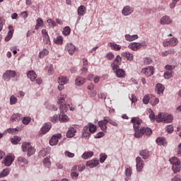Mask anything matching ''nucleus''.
<instances>
[{
  "mask_svg": "<svg viewBox=\"0 0 181 181\" xmlns=\"http://www.w3.org/2000/svg\"><path fill=\"white\" fill-rule=\"evenodd\" d=\"M107 123L110 124L113 127H118V123H116L114 120L111 119L110 117H106Z\"/></svg>",
  "mask_w": 181,
  "mask_h": 181,
  "instance_id": "obj_51",
  "label": "nucleus"
},
{
  "mask_svg": "<svg viewBox=\"0 0 181 181\" xmlns=\"http://www.w3.org/2000/svg\"><path fill=\"white\" fill-rule=\"evenodd\" d=\"M165 119V114L160 113L158 115V116L156 117V121L157 122H163Z\"/></svg>",
  "mask_w": 181,
  "mask_h": 181,
  "instance_id": "obj_38",
  "label": "nucleus"
},
{
  "mask_svg": "<svg viewBox=\"0 0 181 181\" xmlns=\"http://www.w3.org/2000/svg\"><path fill=\"white\" fill-rule=\"evenodd\" d=\"M107 124H108V121L107 120V117H105L103 120H100L98 122V125H99L100 129H102L104 132H105L107 131Z\"/></svg>",
  "mask_w": 181,
  "mask_h": 181,
  "instance_id": "obj_13",
  "label": "nucleus"
},
{
  "mask_svg": "<svg viewBox=\"0 0 181 181\" xmlns=\"http://www.w3.org/2000/svg\"><path fill=\"white\" fill-rule=\"evenodd\" d=\"M170 163H171L173 166L175 165H180V160H179V158L177 157H173L170 158Z\"/></svg>",
  "mask_w": 181,
  "mask_h": 181,
  "instance_id": "obj_36",
  "label": "nucleus"
},
{
  "mask_svg": "<svg viewBox=\"0 0 181 181\" xmlns=\"http://www.w3.org/2000/svg\"><path fill=\"white\" fill-rule=\"evenodd\" d=\"M141 73L144 74V76H146V77H151V76H153V66H148L146 68L142 69Z\"/></svg>",
  "mask_w": 181,
  "mask_h": 181,
  "instance_id": "obj_7",
  "label": "nucleus"
},
{
  "mask_svg": "<svg viewBox=\"0 0 181 181\" xmlns=\"http://www.w3.org/2000/svg\"><path fill=\"white\" fill-rule=\"evenodd\" d=\"M106 57L108 60H112L114 59V54L112 52H108L106 54Z\"/></svg>",
  "mask_w": 181,
  "mask_h": 181,
  "instance_id": "obj_61",
  "label": "nucleus"
},
{
  "mask_svg": "<svg viewBox=\"0 0 181 181\" xmlns=\"http://www.w3.org/2000/svg\"><path fill=\"white\" fill-rule=\"evenodd\" d=\"M65 52H67L69 54L73 56V54H74L76 52V45L70 42L66 43L65 45Z\"/></svg>",
  "mask_w": 181,
  "mask_h": 181,
  "instance_id": "obj_6",
  "label": "nucleus"
},
{
  "mask_svg": "<svg viewBox=\"0 0 181 181\" xmlns=\"http://www.w3.org/2000/svg\"><path fill=\"white\" fill-rule=\"evenodd\" d=\"M76 132H77V130L74 127H70L66 133V138H73L76 135Z\"/></svg>",
  "mask_w": 181,
  "mask_h": 181,
  "instance_id": "obj_20",
  "label": "nucleus"
},
{
  "mask_svg": "<svg viewBox=\"0 0 181 181\" xmlns=\"http://www.w3.org/2000/svg\"><path fill=\"white\" fill-rule=\"evenodd\" d=\"M129 99L131 100L132 103H136V101H138L136 96L134 94H132L131 97H129Z\"/></svg>",
  "mask_w": 181,
  "mask_h": 181,
  "instance_id": "obj_62",
  "label": "nucleus"
},
{
  "mask_svg": "<svg viewBox=\"0 0 181 181\" xmlns=\"http://www.w3.org/2000/svg\"><path fill=\"white\" fill-rule=\"evenodd\" d=\"M47 23H48L49 26H51L52 28H54L56 26V22L53 21L52 19H48L47 21Z\"/></svg>",
  "mask_w": 181,
  "mask_h": 181,
  "instance_id": "obj_54",
  "label": "nucleus"
},
{
  "mask_svg": "<svg viewBox=\"0 0 181 181\" xmlns=\"http://www.w3.org/2000/svg\"><path fill=\"white\" fill-rule=\"evenodd\" d=\"M176 69L175 66H172L167 64L165 66V70L166 71L164 73V78L166 80H169V78H172L173 77V70Z\"/></svg>",
  "mask_w": 181,
  "mask_h": 181,
  "instance_id": "obj_3",
  "label": "nucleus"
},
{
  "mask_svg": "<svg viewBox=\"0 0 181 181\" xmlns=\"http://www.w3.org/2000/svg\"><path fill=\"white\" fill-rule=\"evenodd\" d=\"M11 170H9V168L4 169L2 172L0 173V177H5V176H8Z\"/></svg>",
  "mask_w": 181,
  "mask_h": 181,
  "instance_id": "obj_40",
  "label": "nucleus"
},
{
  "mask_svg": "<svg viewBox=\"0 0 181 181\" xmlns=\"http://www.w3.org/2000/svg\"><path fill=\"white\" fill-rule=\"evenodd\" d=\"M105 159H107V155H105V154H100V163H104V162H105Z\"/></svg>",
  "mask_w": 181,
  "mask_h": 181,
  "instance_id": "obj_57",
  "label": "nucleus"
},
{
  "mask_svg": "<svg viewBox=\"0 0 181 181\" xmlns=\"http://www.w3.org/2000/svg\"><path fill=\"white\" fill-rule=\"evenodd\" d=\"M166 131L168 132V134H172L173 132V126L168 125L166 127Z\"/></svg>",
  "mask_w": 181,
  "mask_h": 181,
  "instance_id": "obj_60",
  "label": "nucleus"
},
{
  "mask_svg": "<svg viewBox=\"0 0 181 181\" xmlns=\"http://www.w3.org/2000/svg\"><path fill=\"white\" fill-rule=\"evenodd\" d=\"M140 138L142 136V135H146L147 136H151L152 135V129L148 127H141L140 129Z\"/></svg>",
  "mask_w": 181,
  "mask_h": 181,
  "instance_id": "obj_10",
  "label": "nucleus"
},
{
  "mask_svg": "<svg viewBox=\"0 0 181 181\" xmlns=\"http://www.w3.org/2000/svg\"><path fill=\"white\" fill-rule=\"evenodd\" d=\"M134 13V7H131V6H126L123 8L122 11V15L124 16H128L131 15V13Z\"/></svg>",
  "mask_w": 181,
  "mask_h": 181,
  "instance_id": "obj_11",
  "label": "nucleus"
},
{
  "mask_svg": "<svg viewBox=\"0 0 181 181\" xmlns=\"http://www.w3.org/2000/svg\"><path fill=\"white\" fill-rule=\"evenodd\" d=\"M96 131H97V126L94 124L89 125V132H90V134H94V132H95Z\"/></svg>",
  "mask_w": 181,
  "mask_h": 181,
  "instance_id": "obj_48",
  "label": "nucleus"
},
{
  "mask_svg": "<svg viewBox=\"0 0 181 181\" xmlns=\"http://www.w3.org/2000/svg\"><path fill=\"white\" fill-rule=\"evenodd\" d=\"M132 124H133L134 129L135 131L134 136L135 138H141V134H139L141 129V124H142V119L139 117H132L131 120Z\"/></svg>",
  "mask_w": 181,
  "mask_h": 181,
  "instance_id": "obj_1",
  "label": "nucleus"
},
{
  "mask_svg": "<svg viewBox=\"0 0 181 181\" xmlns=\"http://www.w3.org/2000/svg\"><path fill=\"white\" fill-rule=\"evenodd\" d=\"M49 54V49H43L41 52L39 53V57L40 59H43L45 56H47Z\"/></svg>",
  "mask_w": 181,
  "mask_h": 181,
  "instance_id": "obj_39",
  "label": "nucleus"
},
{
  "mask_svg": "<svg viewBox=\"0 0 181 181\" xmlns=\"http://www.w3.org/2000/svg\"><path fill=\"white\" fill-rule=\"evenodd\" d=\"M43 19H42L41 18H38L36 21V25L35 27V30H39V28H41V26H43Z\"/></svg>",
  "mask_w": 181,
  "mask_h": 181,
  "instance_id": "obj_26",
  "label": "nucleus"
},
{
  "mask_svg": "<svg viewBox=\"0 0 181 181\" xmlns=\"http://www.w3.org/2000/svg\"><path fill=\"white\" fill-rule=\"evenodd\" d=\"M149 100H151V97H149L148 95H146L143 98V103L144 104H148Z\"/></svg>",
  "mask_w": 181,
  "mask_h": 181,
  "instance_id": "obj_56",
  "label": "nucleus"
},
{
  "mask_svg": "<svg viewBox=\"0 0 181 181\" xmlns=\"http://www.w3.org/2000/svg\"><path fill=\"white\" fill-rule=\"evenodd\" d=\"M122 57H124L127 59V60H129V62H132L134 60V54L128 52H124L122 53Z\"/></svg>",
  "mask_w": 181,
  "mask_h": 181,
  "instance_id": "obj_21",
  "label": "nucleus"
},
{
  "mask_svg": "<svg viewBox=\"0 0 181 181\" xmlns=\"http://www.w3.org/2000/svg\"><path fill=\"white\" fill-rule=\"evenodd\" d=\"M59 121L62 122H67L69 121V117L64 114V112H60L59 116Z\"/></svg>",
  "mask_w": 181,
  "mask_h": 181,
  "instance_id": "obj_29",
  "label": "nucleus"
},
{
  "mask_svg": "<svg viewBox=\"0 0 181 181\" xmlns=\"http://www.w3.org/2000/svg\"><path fill=\"white\" fill-rule=\"evenodd\" d=\"M16 77V71L12 70H7L3 74V78L5 81H10L11 78Z\"/></svg>",
  "mask_w": 181,
  "mask_h": 181,
  "instance_id": "obj_5",
  "label": "nucleus"
},
{
  "mask_svg": "<svg viewBox=\"0 0 181 181\" xmlns=\"http://www.w3.org/2000/svg\"><path fill=\"white\" fill-rule=\"evenodd\" d=\"M173 53H175V49H168L164 52L162 53V54L165 57L168 56V54H173Z\"/></svg>",
  "mask_w": 181,
  "mask_h": 181,
  "instance_id": "obj_53",
  "label": "nucleus"
},
{
  "mask_svg": "<svg viewBox=\"0 0 181 181\" xmlns=\"http://www.w3.org/2000/svg\"><path fill=\"white\" fill-rule=\"evenodd\" d=\"M157 104H159V98H156V96H153L151 98V105H157Z\"/></svg>",
  "mask_w": 181,
  "mask_h": 181,
  "instance_id": "obj_46",
  "label": "nucleus"
},
{
  "mask_svg": "<svg viewBox=\"0 0 181 181\" xmlns=\"http://www.w3.org/2000/svg\"><path fill=\"white\" fill-rule=\"evenodd\" d=\"M71 32V30L70 29V27L66 26L64 28L63 35L64 36H69V35H70Z\"/></svg>",
  "mask_w": 181,
  "mask_h": 181,
  "instance_id": "obj_43",
  "label": "nucleus"
},
{
  "mask_svg": "<svg viewBox=\"0 0 181 181\" xmlns=\"http://www.w3.org/2000/svg\"><path fill=\"white\" fill-rule=\"evenodd\" d=\"M23 152H27V156L30 158L33 155H35L36 148L29 142H23L21 145Z\"/></svg>",
  "mask_w": 181,
  "mask_h": 181,
  "instance_id": "obj_2",
  "label": "nucleus"
},
{
  "mask_svg": "<svg viewBox=\"0 0 181 181\" xmlns=\"http://www.w3.org/2000/svg\"><path fill=\"white\" fill-rule=\"evenodd\" d=\"M86 78H82V77H77L76 78V81H75V84L76 86H83L84 84V83H86Z\"/></svg>",
  "mask_w": 181,
  "mask_h": 181,
  "instance_id": "obj_25",
  "label": "nucleus"
},
{
  "mask_svg": "<svg viewBox=\"0 0 181 181\" xmlns=\"http://www.w3.org/2000/svg\"><path fill=\"white\" fill-rule=\"evenodd\" d=\"M156 89L158 91V94H163V91H165V86H163V85H162L161 83H157Z\"/></svg>",
  "mask_w": 181,
  "mask_h": 181,
  "instance_id": "obj_31",
  "label": "nucleus"
},
{
  "mask_svg": "<svg viewBox=\"0 0 181 181\" xmlns=\"http://www.w3.org/2000/svg\"><path fill=\"white\" fill-rule=\"evenodd\" d=\"M160 23V25H170L172 23V20L170 16H165L161 18Z\"/></svg>",
  "mask_w": 181,
  "mask_h": 181,
  "instance_id": "obj_18",
  "label": "nucleus"
},
{
  "mask_svg": "<svg viewBox=\"0 0 181 181\" xmlns=\"http://www.w3.org/2000/svg\"><path fill=\"white\" fill-rule=\"evenodd\" d=\"M17 162H18V163H23V165H28L29 163V160H28L26 158L22 156L17 158Z\"/></svg>",
  "mask_w": 181,
  "mask_h": 181,
  "instance_id": "obj_33",
  "label": "nucleus"
},
{
  "mask_svg": "<svg viewBox=\"0 0 181 181\" xmlns=\"http://www.w3.org/2000/svg\"><path fill=\"white\" fill-rule=\"evenodd\" d=\"M173 121V116L172 115H164V122L166 124H170Z\"/></svg>",
  "mask_w": 181,
  "mask_h": 181,
  "instance_id": "obj_30",
  "label": "nucleus"
},
{
  "mask_svg": "<svg viewBox=\"0 0 181 181\" xmlns=\"http://www.w3.org/2000/svg\"><path fill=\"white\" fill-rule=\"evenodd\" d=\"M11 142L14 145H17V144H19V142H21V137L18 136H14L13 139H11Z\"/></svg>",
  "mask_w": 181,
  "mask_h": 181,
  "instance_id": "obj_45",
  "label": "nucleus"
},
{
  "mask_svg": "<svg viewBox=\"0 0 181 181\" xmlns=\"http://www.w3.org/2000/svg\"><path fill=\"white\" fill-rule=\"evenodd\" d=\"M178 43L177 38H171L169 41H165L163 42V46H176Z\"/></svg>",
  "mask_w": 181,
  "mask_h": 181,
  "instance_id": "obj_14",
  "label": "nucleus"
},
{
  "mask_svg": "<svg viewBox=\"0 0 181 181\" xmlns=\"http://www.w3.org/2000/svg\"><path fill=\"white\" fill-rule=\"evenodd\" d=\"M94 155L93 151H86L84 152L81 156L82 159H88V158H91Z\"/></svg>",
  "mask_w": 181,
  "mask_h": 181,
  "instance_id": "obj_32",
  "label": "nucleus"
},
{
  "mask_svg": "<svg viewBox=\"0 0 181 181\" xmlns=\"http://www.w3.org/2000/svg\"><path fill=\"white\" fill-rule=\"evenodd\" d=\"M64 155H65V156H66L67 158H74V156H75L74 153H71V152H70V151H66L64 152Z\"/></svg>",
  "mask_w": 181,
  "mask_h": 181,
  "instance_id": "obj_55",
  "label": "nucleus"
},
{
  "mask_svg": "<svg viewBox=\"0 0 181 181\" xmlns=\"http://www.w3.org/2000/svg\"><path fill=\"white\" fill-rule=\"evenodd\" d=\"M54 42L56 45H63V37L58 36L57 38L54 40Z\"/></svg>",
  "mask_w": 181,
  "mask_h": 181,
  "instance_id": "obj_42",
  "label": "nucleus"
},
{
  "mask_svg": "<svg viewBox=\"0 0 181 181\" xmlns=\"http://www.w3.org/2000/svg\"><path fill=\"white\" fill-rule=\"evenodd\" d=\"M125 175L127 177H131V175H132V170H131V168L126 169Z\"/></svg>",
  "mask_w": 181,
  "mask_h": 181,
  "instance_id": "obj_58",
  "label": "nucleus"
},
{
  "mask_svg": "<svg viewBox=\"0 0 181 181\" xmlns=\"http://www.w3.org/2000/svg\"><path fill=\"white\" fill-rule=\"evenodd\" d=\"M86 6H80L78 8V15L79 16H84V13H86Z\"/></svg>",
  "mask_w": 181,
  "mask_h": 181,
  "instance_id": "obj_28",
  "label": "nucleus"
},
{
  "mask_svg": "<svg viewBox=\"0 0 181 181\" xmlns=\"http://www.w3.org/2000/svg\"><path fill=\"white\" fill-rule=\"evenodd\" d=\"M140 156H142L143 159H148L149 158V151L148 150H142L140 151Z\"/></svg>",
  "mask_w": 181,
  "mask_h": 181,
  "instance_id": "obj_37",
  "label": "nucleus"
},
{
  "mask_svg": "<svg viewBox=\"0 0 181 181\" xmlns=\"http://www.w3.org/2000/svg\"><path fill=\"white\" fill-rule=\"evenodd\" d=\"M60 138H62L61 134L54 135L49 140V145H51V146H54V145H57V144H59V139H60Z\"/></svg>",
  "mask_w": 181,
  "mask_h": 181,
  "instance_id": "obj_9",
  "label": "nucleus"
},
{
  "mask_svg": "<svg viewBox=\"0 0 181 181\" xmlns=\"http://www.w3.org/2000/svg\"><path fill=\"white\" fill-rule=\"evenodd\" d=\"M121 62H122V59L119 55H117L112 64V69L117 70L121 65Z\"/></svg>",
  "mask_w": 181,
  "mask_h": 181,
  "instance_id": "obj_8",
  "label": "nucleus"
},
{
  "mask_svg": "<svg viewBox=\"0 0 181 181\" xmlns=\"http://www.w3.org/2000/svg\"><path fill=\"white\" fill-rule=\"evenodd\" d=\"M98 163H100L98 160H90L86 163V166H89V168H95L96 166H98Z\"/></svg>",
  "mask_w": 181,
  "mask_h": 181,
  "instance_id": "obj_22",
  "label": "nucleus"
},
{
  "mask_svg": "<svg viewBox=\"0 0 181 181\" xmlns=\"http://www.w3.org/2000/svg\"><path fill=\"white\" fill-rule=\"evenodd\" d=\"M71 177H72L73 179H77V177H78V173H77V172H72L71 173Z\"/></svg>",
  "mask_w": 181,
  "mask_h": 181,
  "instance_id": "obj_64",
  "label": "nucleus"
},
{
  "mask_svg": "<svg viewBox=\"0 0 181 181\" xmlns=\"http://www.w3.org/2000/svg\"><path fill=\"white\" fill-rule=\"evenodd\" d=\"M41 33L42 35V37H49V33H47V30L46 29H43L41 31Z\"/></svg>",
  "mask_w": 181,
  "mask_h": 181,
  "instance_id": "obj_59",
  "label": "nucleus"
},
{
  "mask_svg": "<svg viewBox=\"0 0 181 181\" xmlns=\"http://www.w3.org/2000/svg\"><path fill=\"white\" fill-rule=\"evenodd\" d=\"M172 170H173L174 173H177L180 170V164H175L173 165Z\"/></svg>",
  "mask_w": 181,
  "mask_h": 181,
  "instance_id": "obj_44",
  "label": "nucleus"
},
{
  "mask_svg": "<svg viewBox=\"0 0 181 181\" xmlns=\"http://www.w3.org/2000/svg\"><path fill=\"white\" fill-rule=\"evenodd\" d=\"M50 129H52V123L47 122L41 128V132L43 134H47V132H49Z\"/></svg>",
  "mask_w": 181,
  "mask_h": 181,
  "instance_id": "obj_15",
  "label": "nucleus"
},
{
  "mask_svg": "<svg viewBox=\"0 0 181 181\" xmlns=\"http://www.w3.org/2000/svg\"><path fill=\"white\" fill-rule=\"evenodd\" d=\"M21 115L19 113L13 114L11 116V119L12 122H16L21 119Z\"/></svg>",
  "mask_w": 181,
  "mask_h": 181,
  "instance_id": "obj_35",
  "label": "nucleus"
},
{
  "mask_svg": "<svg viewBox=\"0 0 181 181\" xmlns=\"http://www.w3.org/2000/svg\"><path fill=\"white\" fill-rule=\"evenodd\" d=\"M43 165H45L47 168H49L52 163L50 162V159L49 158H46L43 160Z\"/></svg>",
  "mask_w": 181,
  "mask_h": 181,
  "instance_id": "obj_49",
  "label": "nucleus"
},
{
  "mask_svg": "<svg viewBox=\"0 0 181 181\" xmlns=\"http://www.w3.org/2000/svg\"><path fill=\"white\" fill-rule=\"evenodd\" d=\"M141 43L139 42H131L129 45V49H131V50H134V52H136V50H139V49H141Z\"/></svg>",
  "mask_w": 181,
  "mask_h": 181,
  "instance_id": "obj_19",
  "label": "nucleus"
},
{
  "mask_svg": "<svg viewBox=\"0 0 181 181\" xmlns=\"http://www.w3.org/2000/svg\"><path fill=\"white\" fill-rule=\"evenodd\" d=\"M107 45L111 47L112 50H115L116 52L119 51L122 49L121 45H117L115 42H109Z\"/></svg>",
  "mask_w": 181,
  "mask_h": 181,
  "instance_id": "obj_23",
  "label": "nucleus"
},
{
  "mask_svg": "<svg viewBox=\"0 0 181 181\" xmlns=\"http://www.w3.org/2000/svg\"><path fill=\"white\" fill-rule=\"evenodd\" d=\"M125 39L126 40H127L128 42H132L134 40H136V39H138V35H131L129 34H127L125 35Z\"/></svg>",
  "mask_w": 181,
  "mask_h": 181,
  "instance_id": "obj_27",
  "label": "nucleus"
},
{
  "mask_svg": "<svg viewBox=\"0 0 181 181\" xmlns=\"http://www.w3.org/2000/svg\"><path fill=\"white\" fill-rule=\"evenodd\" d=\"M27 77L31 80V81H36L37 84H42V80L41 78H37V74L34 71H29L27 73Z\"/></svg>",
  "mask_w": 181,
  "mask_h": 181,
  "instance_id": "obj_4",
  "label": "nucleus"
},
{
  "mask_svg": "<svg viewBox=\"0 0 181 181\" xmlns=\"http://www.w3.org/2000/svg\"><path fill=\"white\" fill-rule=\"evenodd\" d=\"M31 119L29 117H23L22 122L24 125H29L30 124Z\"/></svg>",
  "mask_w": 181,
  "mask_h": 181,
  "instance_id": "obj_47",
  "label": "nucleus"
},
{
  "mask_svg": "<svg viewBox=\"0 0 181 181\" xmlns=\"http://www.w3.org/2000/svg\"><path fill=\"white\" fill-rule=\"evenodd\" d=\"M13 160H15V159L12 156H7L4 158V163L6 166H11L12 163H13Z\"/></svg>",
  "mask_w": 181,
  "mask_h": 181,
  "instance_id": "obj_17",
  "label": "nucleus"
},
{
  "mask_svg": "<svg viewBox=\"0 0 181 181\" xmlns=\"http://www.w3.org/2000/svg\"><path fill=\"white\" fill-rule=\"evenodd\" d=\"M136 170L138 172H141L142 169H144V160H142V158L141 157H137L136 158Z\"/></svg>",
  "mask_w": 181,
  "mask_h": 181,
  "instance_id": "obj_16",
  "label": "nucleus"
},
{
  "mask_svg": "<svg viewBox=\"0 0 181 181\" xmlns=\"http://www.w3.org/2000/svg\"><path fill=\"white\" fill-rule=\"evenodd\" d=\"M69 82V79L66 76H59L58 78V83L59 84H67Z\"/></svg>",
  "mask_w": 181,
  "mask_h": 181,
  "instance_id": "obj_34",
  "label": "nucleus"
},
{
  "mask_svg": "<svg viewBox=\"0 0 181 181\" xmlns=\"http://www.w3.org/2000/svg\"><path fill=\"white\" fill-rule=\"evenodd\" d=\"M144 64H151L152 63V59L148 57L144 58Z\"/></svg>",
  "mask_w": 181,
  "mask_h": 181,
  "instance_id": "obj_63",
  "label": "nucleus"
},
{
  "mask_svg": "<svg viewBox=\"0 0 181 181\" xmlns=\"http://www.w3.org/2000/svg\"><path fill=\"white\" fill-rule=\"evenodd\" d=\"M59 110L61 112H67V105L66 104H62L59 106Z\"/></svg>",
  "mask_w": 181,
  "mask_h": 181,
  "instance_id": "obj_52",
  "label": "nucleus"
},
{
  "mask_svg": "<svg viewBox=\"0 0 181 181\" xmlns=\"http://www.w3.org/2000/svg\"><path fill=\"white\" fill-rule=\"evenodd\" d=\"M18 103V99L15 95H11L10 98V104L11 105H13L14 104H16Z\"/></svg>",
  "mask_w": 181,
  "mask_h": 181,
  "instance_id": "obj_50",
  "label": "nucleus"
},
{
  "mask_svg": "<svg viewBox=\"0 0 181 181\" xmlns=\"http://www.w3.org/2000/svg\"><path fill=\"white\" fill-rule=\"evenodd\" d=\"M115 70L117 77H119V78H124L125 77V71H124V69H117Z\"/></svg>",
  "mask_w": 181,
  "mask_h": 181,
  "instance_id": "obj_24",
  "label": "nucleus"
},
{
  "mask_svg": "<svg viewBox=\"0 0 181 181\" xmlns=\"http://www.w3.org/2000/svg\"><path fill=\"white\" fill-rule=\"evenodd\" d=\"M8 33L7 35L5 37V41L6 42H9L12 39V37L13 36V33L15 32V29H13V25H9L8 26Z\"/></svg>",
  "mask_w": 181,
  "mask_h": 181,
  "instance_id": "obj_12",
  "label": "nucleus"
},
{
  "mask_svg": "<svg viewBox=\"0 0 181 181\" xmlns=\"http://www.w3.org/2000/svg\"><path fill=\"white\" fill-rule=\"evenodd\" d=\"M156 142H157L158 145L165 146L166 144V141L165 140V138H163V137L157 138Z\"/></svg>",
  "mask_w": 181,
  "mask_h": 181,
  "instance_id": "obj_41",
  "label": "nucleus"
}]
</instances>
